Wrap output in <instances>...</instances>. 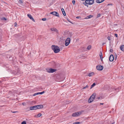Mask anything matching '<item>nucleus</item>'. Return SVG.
Masks as SVG:
<instances>
[{"mask_svg": "<svg viewBox=\"0 0 124 124\" xmlns=\"http://www.w3.org/2000/svg\"><path fill=\"white\" fill-rule=\"evenodd\" d=\"M51 48L55 53H57L60 51V48L58 46L52 45L51 46Z\"/></svg>", "mask_w": 124, "mask_h": 124, "instance_id": "f257e3e1", "label": "nucleus"}, {"mask_svg": "<svg viewBox=\"0 0 124 124\" xmlns=\"http://www.w3.org/2000/svg\"><path fill=\"white\" fill-rule=\"evenodd\" d=\"M96 95V94L95 93H94L92 95L88 100V102L89 103H90L93 101L95 99Z\"/></svg>", "mask_w": 124, "mask_h": 124, "instance_id": "f03ea898", "label": "nucleus"}, {"mask_svg": "<svg viewBox=\"0 0 124 124\" xmlns=\"http://www.w3.org/2000/svg\"><path fill=\"white\" fill-rule=\"evenodd\" d=\"M46 71L49 73H53L57 70L56 69H52V68H46Z\"/></svg>", "mask_w": 124, "mask_h": 124, "instance_id": "7ed1b4c3", "label": "nucleus"}, {"mask_svg": "<svg viewBox=\"0 0 124 124\" xmlns=\"http://www.w3.org/2000/svg\"><path fill=\"white\" fill-rule=\"evenodd\" d=\"M82 113L81 112H76L73 113L72 116L73 117H77L79 116Z\"/></svg>", "mask_w": 124, "mask_h": 124, "instance_id": "20e7f679", "label": "nucleus"}, {"mask_svg": "<svg viewBox=\"0 0 124 124\" xmlns=\"http://www.w3.org/2000/svg\"><path fill=\"white\" fill-rule=\"evenodd\" d=\"M70 41V38H67L66 39L65 42V45L66 46H68Z\"/></svg>", "mask_w": 124, "mask_h": 124, "instance_id": "39448f33", "label": "nucleus"}, {"mask_svg": "<svg viewBox=\"0 0 124 124\" xmlns=\"http://www.w3.org/2000/svg\"><path fill=\"white\" fill-rule=\"evenodd\" d=\"M96 68L98 70H101L103 69V67L101 65H97L96 67Z\"/></svg>", "mask_w": 124, "mask_h": 124, "instance_id": "423d86ee", "label": "nucleus"}, {"mask_svg": "<svg viewBox=\"0 0 124 124\" xmlns=\"http://www.w3.org/2000/svg\"><path fill=\"white\" fill-rule=\"evenodd\" d=\"M37 107L36 105H35L33 106L30 107L29 110H28V111L30 110H33L37 109Z\"/></svg>", "mask_w": 124, "mask_h": 124, "instance_id": "0eeeda50", "label": "nucleus"}, {"mask_svg": "<svg viewBox=\"0 0 124 124\" xmlns=\"http://www.w3.org/2000/svg\"><path fill=\"white\" fill-rule=\"evenodd\" d=\"M114 59V57L113 55L111 54L109 57V60L110 61L112 62Z\"/></svg>", "mask_w": 124, "mask_h": 124, "instance_id": "6e6552de", "label": "nucleus"}, {"mask_svg": "<svg viewBox=\"0 0 124 124\" xmlns=\"http://www.w3.org/2000/svg\"><path fill=\"white\" fill-rule=\"evenodd\" d=\"M27 16L31 19L32 20L33 22H35V20L31 14H28Z\"/></svg>", "mask_w": 124, "mask_h": 124, "instance_id": "1a4fd4ad", "label": "nucleus"}, {"mask_svg": "<svg viewBox=\"0 0 124 124\" xmlns=\"http://www.w3.org/2000/svg\"><path fill=\"white\" fill-rule=\"evenodd\" d=\"M56 62L54 61H52L49 63L51 64L52 66L53 67L55 68Z\"/></svg>", "mask_w": 124, "mask_h": 124, "instance_id": "9d476101", "label": "nucleus"}, {"mask_svg": "<svg viewBox=\"0 0 124 124\" xmlns=\"http://www.w3.org/2000/svg\"><path fill=\"white\" fill-rule=\"evenodd\" d=\"M44 93V91H43L42 92H38L36 93H34L33 95V96H35L36 95H37L38 94H42Z\"/></svg>", "mask_w": 124, "mask_h": 124, "instance_id": "9b49d317", "label": "nucleus"}, {"mask_svg": "<svg viewBox=\"0 0 124 124\" xmlns=\"http://www.w3.org/2000/svg\"><path fill=\"white\" fill-rule=\"evenodd\" d=\"M37 109H39L42 108L43 107V105H36Z\"/></svg>", "mask_w": 124, "mask_h": 124, "instance_id": "f8f14e48", "label": "nucleus"}, {"mask_svg": "<svg viewBox=\"0 0 124 124\" xmlns=\"http://www.w3.org/2000/svg\"><path fill=\"white\" fill-rule=\"evenodd\" d=\"M50 30L52 31L56 32L57 33L58 32V30L57 29L54 28H52L50 29Z\"/></svg>", "mask_w": 124, "mask_h": 124, "instance_id": "ddd939ff", "label": "nucleus"}, {"mask_svg": "<svg viewBox=\"0 0 124 124\" xmlns=\"http://www.w3.org/2000/svg\"><path fill=\"white\" fill-rule=\"evenodd\" d=\"M61 64L58 62H56L55 68H57L60 67Z\"/></svg>", "mask_w": 124, "mask_h": 124, "instance_id": "4468645a", "label": "nucleus"}, {"mask_svg": "<svg viewBox=\"0 0 124 124\" xmlns=\"http://www.w3.org/2000/svg\"><path fill=\"white\" fill-rule=\"evenodd\" d=\"M11 73L14 75H16L17 74V72H16V70H13L11 71Z\"/></svg>", "mask_w": 124, "mask_h": 124, "instance_id": "2eb2a0df", "label": "nucleus"}, {"mask_svg": "<svg viewBox=\"0 0 124 124\" xmlns=\"http://www.w3.org/2000/svg\"><path fill=\"white\" fill-rule=\"evenodd\" d=\"M53 15L58 17H59L58 13L56 11H54V13Z\"/></svg>", "mask_w": 124, "mask_h": 124, "instance_id": "dca6fc26", "label": "nucleus"}, {"mask_svg": "<svg viewBox=\"0 0 124 124\" xmlns=\"http://www.w3.org/2000/svg\"><path fill=\"white\" fill-rule=\"evenodd\" d=\"M120 49L122 51H124V45H121L120 47Z\"/></svg>", "mask_w": 124, "mask_h": 124, "instance_id": "f3484780", "label": "nucleus"}, {"mask_svg": "<svg viewBox=\"0 0 124 124\" xmlns=\"http://www.w3.org/2000/svg\"><path fill=\"white\" fill-rule=\"evenodd\" d=\"M105 0H96V2L97 3H100L104 1Z\"/></svg>", "mask_w": 124, "mask_h": 124, "instance_id": "a211bd4d", "label": "nucleus"}, {"mask_svg": "<svg viewBox=\"0 0 124 124\" xmlns=\"http://www.w3.org/2000/svg\"><path fill=\"white\" fill-rule=\"evenodd\" d=\"M93 16L92 15H90L89 16H87L84 19H88L89 18H91L93 17Z\"/></svg>", "mask_w": 124, "mask_h": 124, "instance_id": "6ab92c4d", "label": "nucleus"}, {"mask_svg": "<svg viewBox=\"0 0 124 124\" xmlns=\"http://www.w3.org/2000/svg\"><path fill=\"white\" fill-rule=\"evenodd\" d=\"M16 72H17V74H19L21 72L19 68H17L16 69Z\"/></svg>", "mask_w": 124, "mask_h": 124, "instance_id": "aec40b11", "label": "nucleus"}, {"mask_svg": "<svg viewBox=\"0 0 124 124\" xmlns=\"http://www.w3.org/2000/svg\"><path fill=\"white\" fill-rule=\"evenodd\" d=\"M94 0H89V5L93 4L94 3Z\"/></svg>", "mask_w": 124, "mask_h": 124, "instance_id": "412c9836", "label": "nucleus"}, {"mask_svg": "<svg viewBox=\"0 0 124 124\" xmlns=\"http://www.w3.org/2000/svg\"><path fill=\"white\" fill-rule=\"evenodd\" d=\"M8 58L9 60H13V58L12 57V56L10 55H8L7 57Z\"/></svg>", "mask_w": 124, "mask_h": 124, "instance_id": "4be33fe9", "label": "nucleus"}, {"mask_svg": "<svg viewBox=\"0 0 124 124\" xmlns=\"http://www.w3.org/2000/svg\"><path fill=\"white\" fill-rule=\"evenodd\" d=\"M61 10L62 12V13L63 15L64 16H65L66 15V14L64 10V9L62 8L61 9Z\"/></svg>", "mask_w": 124, "mask_h": 124, "instance_id": "5701e85b", "label": "nucleus"}, {"mask_svg": "<svg viewBox=\"0 0 124 124\" xmlns=\"http://www.w3.org/2000/svg\"><path fill=\"white\" fill-rule=\"evenodd\" d=\"M94 74V73L93 72H92L89 74L88 76L89 77H91Z\"/></svg>", "mask_w": 124, "mask_h": 124, "instance_id": "b1692460", "label": "nucleus"}, {"mask_svg": "<svg viewBox=\"0 0 124 124\" xmlns=\"http://www.w3.org/2000/svg\"><path fill=\"white\" fill-rule=\"evenodd\" d=\"M96 85V84L95 83H93V84L91 86V87L90 89H91L92 88H93L94 86Z\"/></svg>", "mask_w": 124, "mask_h": 124, "instance_id": "393cba45", "label": "nucleus"}, {"mask_svg": "<svg viewBox=\"0 0 124 124\" xmlns=\"http://www.w3.org/2000/svg\"><path fill=\"white\" fill-rule=\"evenodd\" d=\"M91 45H89L87 47V49L88 50H89L91 49Z\"/></svg>", "mask_w": 124, "mask_h": 124, "instance_id": "a878e982", "label": "nucleus"}, {"mask_svg": "<svg viewBox=\"0 0 124 124\" xmlns=\"http://www.w3.org/2000/svg\"><path fill=\"white\" fill-rule=\"evenodd\" d=\"M83 4L85 6H87V7H88V4L86 3V2H84Z\"/></svg>", "mask_w": 124, "mask_h": 124, "instance_id": "bb28decb", "label": "nucleus"}, {"mask_svg": "<svg viewBox=\"0 0 124 124\" xmlns=\"http://www.w3.org/2000/svg\"><path fill=\"white\" fill-rule=\"evenodd\" d=\"M1 19L2 20L6 21L7 20V19L5 17H2L1 18Z\"/></svg>", "mask_w": 124, "mask_h": 124, "instance_id": "cd10ccee", "label": "nucleus"}, {"mask_svg": "<svg viewBox=\"0 0 124 124\" xmlns=\"http://www.w3.org/2000/svg\"><path fill=\"white\" fill-rule=\"evenodd\" d=\"M80 123L79 122H76L74 123L73 124H79Z\"/></svg>", "mask_w": 124, "mask_h": 124, "instance_id": "c85d7f7f", "label": "nucleus"}, {"mask_svg": "<svg viewBox=\"0 0 124 124\" xmlns=\"http://www.w3.org/2000/svg\"><path fill=\"white\" fill-rule=\"evenodd\" d=\"M21 124H26V122L25 121H23L22 122Z\"/></svg>", "mask_w": 124, "mask_h": 124, "instance_id": "c756f323", "label": "nucleus"}, {"mask_svg": "<svg viewBox=\"0 0 124 124\" xmlns=\"http://www.w3.org/2000/svg\"><path fill=\"white\" fill-rule=\"evenodd\" d=\"M85 2H86L89 5V0H86L85 1Z\"/></svg>", "mask_w": 124, "mask_h": 124, "instance_id": "7c9ffc66", "label": "nucleus"}, {"mask_svg": "<svg viewBox=\"0 0 124 124\" xmlns=\"http://www.w3.org/2000/svg\"><path fill=\"white\" fill-rule=\"evenodd\" d=\"M42 115V114L41 113H39L37 115V116L38 117H40Z\"/></svg>", "mask_w": 124, "mask_h": 124, "instance_id": "2f4dec72", "label": "nucleus"}, {"mask_svg": "<svg viewBox=\"0 0 124 124\" xmlns=\"http://www.w3.org/2000/svg\"><path fill=\"white\" fill-rule=\"evenodd\" d=\"M72 3L73 5H74L75 3V1L74 0H73L72 1Z\"/></svg>", "mask_w": 124, "mask_h": 124, "instance_id": "473e14b6", "label": "nucleus"}, {"mask_svg": "<svg viewBox=\"0 0 124 124\" xmlns=\"http://www.w3.org/2000/svg\"><path fill=\"white\" fill-rule=\"evenodd\" d=\"M88 87V85H87L85 86L83 88V89H85Z\"/></svg>", "mask_w": 124, "mask_h": 124, "instance_id": "72a5a7b5", "label": "nucleus"}, {"mask_svg": "<svg viewBox=\"0 0 124 124\" xmlns=\"http://www.w3.org/2000/svg\"><path fill=\"white\" fill-rule=\"evenodd\" d=\"M115 90L117 92H118L119 91V88L115 89Z\"/></svg>", "mask_w": 124, "mask_h": 124, "instance_id": "f704fd0d", "label": "nucleus"}, {"mask_svg": "<svg viewBox=\"0 0 124 124\" xmlns=\"http://www.w3.org/2000/svg\"><path fill=\"white\" fill-rule=\"evenodd\" d=\"M101 16V14H98L97 16V17L98 18V17H100Z\"/></svg>", "mask_w": 124, "mask_h": 124, "instance_id": "c9c22d12", "label": "nucleus"}, {"mask_svg": "<svg viewBox=\"0 0 124 124\" xmlns=\"http://www.w3.org/2000/svg\"><path fill=\"white\" fill-rule=\"evenodd\" d=\"M113 5V4L111 3H110L109 4H108L107 5V6H109V5Z\"/></svg>", "mask_w": 124, "mask_h": 124, "instance_id": "e433bc0d", "label": "nucleus"}, {"mask_svg": "<svg viewBox=\"0 0 124 124\" xmlns=\"http://www.w3.org/2000/svg\"><path fill=\"white\" fill-rule=\"evenodd\" d=\"M22 104L23 106H25L26 105V104L25 102H23L22 103Z\"/></svg>", "mask_w": 124, "mask_h": 124, "instance_id": "4c0bfd02", "label": "nucleus"}, {"mask_svg": "<svg viewBox=\"0 0 124 124\" xmlns=\"http://www.w3.org/2000/svg\"><path fill=\"white\" fill-rule=\"evenodd\" d=\"M42 20L43 21H45L46 20V18H42Z\"/></svg>", "mask_w": 124, "mask_h": 124, "instance_id": "58836bf2", "label": "nucleus"}, {"mask_svg": "<svg viewBox=\"0 0 124 124\" xmlns=\"http://www.w3.org/2000/svg\"><path fill=\"white\" fill-rule=\"evenodd\" d=\"M110 52H113V50L112 49H110Z\"/></svg>", "mask_w": 124, "mask_h": 124, "instance_id": "ea45409f", "label": "nucleus"}, {"mask_svg": "<svg viewBox=\"0 0 124 124\" xmlns=\"http://www.w3.org/2000/svg\"><path fill=\"white\" fill-rule=\"evenodd\" d=\"M107 39L109 40H110V39L109 36H108L107 37Z\"/></svg>", "mask_w": 124, "mask_h": 124, "instance_id": "a19ab883", "label": "nucleus"}, {"mask_svg": "<svg viewBox=\"0 0 124 124\" xmlns=\"http://www.w3.org/2000/svg\"><path fill=\"white\" fill-rule=\"evenodd\" d=\"M19 2L20 3L22 4L23 3V2L22 1V0H19Z\"/></svg>", "mask_w": 124, "mask_h": 124, "instance_id": "79ce46f5", "label": "nucleus"}, {"mask_svg": "<svg viewBox=\"0 0 124 124\" xmlns=\"http://www.w3.org/2000/svg\"><path fill=\"white\" fill-rule=\"evenodd\" d=\"M16 25H17V23H16L15 22L14 23V27H16Z\"/></svg>", "mask_w": 124, "mask_h": 124, "instance_id": "37998d69", "label": "nucleus"}, {"mask_svg": "<svg viewBox=\"0 0 124 124\" xmlns=\"http://www.w3.org/2000/svg\"><path fill=\"white\" fill-rule=\"evenodd\" d=\"M81 18V17L80 16H77L76 17V18L77 19H79Z\"/></svg>", "mask_w": 124, "mask_h": 124, "instance_id": "c03bdc74", "label": "nucleus"}, {"mask_svg": "<svg viewBox=\"0 0 124 124\" xmlns=\"http://www.w3.org/2000/svg\"><path fill=\"white\" fill-rule=\"evenodd\" d=\"M54 11L51 12L50 13V14H53V15H54Z\"/></svg>", "mask_w": 124, "mask_h": 124, "instance_id": "a18cd8bd", "label": "nucleus"}, {"mask_svg": "<svg viewBox=\"0 0 124 124\" xmlns=\"http://www.w3.org/2000/svg\"><path fill=\"white\" fill-rule=\"evenodd\" d=\"M26 110H27L26 111H28V110H29V107H27V108L26 109Z\"/></svg>", "mask_w": 124, "mask_h": 124, "instance_id": "49530a36", "label": "nucleus"}, {"mask_svg": "<svg viewBox=\"0 0 124 124\" xmlns=\"http://www.w3.org/2000/svg\"><path fill=\"white\" fill-rule=\"evenodd\" d=\"M67 20L68 21V22H70V23H72V22H71V21H70V20L68 19V18H67Z\"/></svg>", "mask_w": 124, "mask_h": 124, "instance_id": "de8ad7c7", "label": "nucleus"}, {"mask_svg": "<svg viewBox=\"0 0 124 124\" xmlns=\"http://www.w3.org/2000/svg\"><path fill=\"white\" fill-rule=\"evenodd\" d=\"M100 97H97L96 99V100L97 99H100Z\"/></svg>", "mask_w": 124, "mask_h": 124, "instance_id": "09e8293b", "label": "nucleus"}, {"mask_svg": "<svg viewBox=\"0 0 124 124\" xmlns=\"http://www.w3.org/2000/svg\"><path fill=\"white\" fill-rule=\"evenodd\" d=\"M115 35L116 37H118V35L116 34H115Z\"/></svg>", "mask_w": 124, "mask_h": 124, "instance_id": "8fccbe9b", "label": "nucleus"}, {"mask_svg": "<svg viewBox=\"0 0 124 124\" xmlns=\"http://www.w3.org/2000/svg\"><path fill=\"white\" fill-rule=\"evenodd\" d=\"M100 58H103L102 55H100Z\"/></svg>", "mask_w": 124, "mask_h": 124, "instance_id": "3c124183", "label": "nucleus"}, {"mask_svg": "<svg viewBox=\"0 0 124 124\" xmlns=\"http://www.w3.org/2000/svg\"><path fill=\"white\" fill-rule=\"evenodd\" d=\"M101 55H102V53L101 51L100 52L99 55L100 56Z\"/></svg>", "mask_w": 124, "mask_h": 124, "instance_id": "603ef678", "label": "nucleus"}, {"mask_svg": "<svg viewBox=\"0 0 124 124\" xmlns=\"http://www.w3.org/2000/svg\"><path fill=\"white\" fill-rule=\"evenodd\" d=\"M12 112L13 113H15L16 112H17V111H14V112H12Z\"/></svg>", "mask_w": 124, "mask_h": 124, "instance_id": "864d4df0", "label": "nucleus"}, {"mask_svg": "<svg viewBox=\"0 0 124 124\" xmlns=\"http://www.w3.org/2000/svg\"><path fill=\"white\" fill-rule=\"evenodd\" d=\"M115 54L114 55L115 57H117V55L116 54Z\"/></svg>", "mask_w": 124, "mask_h": 124, "instance_id": "5fc2aeb1", "label": "nucleus"}, {"mask_svg": "<svg viewBox=\"0 0 124 124\" xmlns=\"http://www.w3.org/2000/svg\"><path fill=\"white\" fill-rule=\"evenodd\" d=\"M117 58V57H115V60H116Z\"/></svg>", "mask_w": 124, "mask_h": 124, "instance_id": "6e6d98bb", "label": "nucleus"}, {"mask_svg": "<svg viewBox=\"0 0 124 124\" xmlns=\"http://www.w3.org/2000/svg\"><path fill=\"white\" fill-rule=\"evenodd\" d=\"M100 59H101V61L102 62L103 61V60H102L103 58H100Z\"/></svg>", "mask_w": 124, "mask_h": 124, "instance_id": "4d7b16f0", "label": "nucleus"}, {"mask_svg": "<svg viewBox=\"0 0 124 124\" xmlns=\"http://www.w3.org/2000/svg\"><path fill=\"white\" fill-rule=\"evenodd\" d=\"M1 37L0 36V41H1Z\"/></svg>", "mask_w": 124, "mask_h": 124, "instance_id": "13d9d810", "label": "nucleus"}, {"mask_svg": "<svg viewBox=\"0 0 124 124\" xmlns=\"http://www.w3.org/2000/svg\"><path fill=\"white\" fill-rule=\"evenodd\" d=\"M105 44V43H103L102 44V45H103L104 44Z\"/></svg>", "mask_w": 124, "mask_h": 124, "instance_id": "bf43d9fd", "label": "nucleus"}, {"mask_svg": "<svg viewBox=\"0 0 124 124\" xmlns=\"http://www.w3.org/2000/svg\"><path fill=\"white\" fill-rule=\"evenodd\" d=\"M101 105H103L104 104L103 103H100V104Z\"/></svg>", "mask_w": 124, "mask_h": 124, "instance_id": "052dcab7", "label": "nucleus"}]
</instances>
